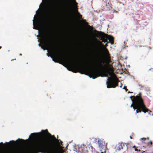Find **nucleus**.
<instances>
[{"label": "nucleus", "instance_id": "1", "mask_svg": "<svg viewBox=\"0 0 153 153\" xmlns=\"http://www.w3.org/2000/svg\"><path fill=\"white\" fill-rule=\"evenodd\" d=\"M54 61L62 64L73 72L87 73L93 79L100 76L97 68L102 67L106 73L105 76H110L108 77L107 87L115 88L118 86L119 81L113 72L111 58H54Z\"/></svg>", "mask_w": 153, "mask_h": 153}, {"label": "nucleus", "instance_id": "2", "mask_svg": "<svg viewBox=\"0 0 153 153\" xmlns=\"http://www.w3.org/2000/svg\"><path fill=\"white\" fill-rule=\"evenodd\" d=\"M102 33L101 32H100ZM100 35L101 42L97 44L93 49L88 48L86 51L88 53L93 54L95 56H53L51 57H111L107 49L103 46L102 43L107 42L108 35L104 33Z\"/></svg>", "mask_w": 153, "mask_h": 153}, {"label": "nucleus", "instance_id": "3", "mask_svg": "<svg viewBox=\"0 0 153 153\" xmlns=\"http://www.w3.org/2000/svg\"><path fill=\"white\" fill-rule=\"evenodd\" d=\"M138 95L132 96L130 97L133 103L131 105V107H132L134 110L137 109L136 113L143 112L146 113L148 111L151 112L146 107L143 102V100L141 97V94L140 92Z\"/></svg>", "mask_w": 153, "mask_h": 153}, {"label": "nucleus", "instance_id": "4", "mask_svg": "<svg viewBox=\"0 0 153 153\" xmlns=\"http://www.w3.org/2000/svg\"><path fill=\"white\" fill-rule=\"evenodd\" d=\"M42 44L46 48H48L52 44L53 39L49 32L44 33L42 35Z\"/></svg>", "mask_w": 153, "mask_h": 153}, {"label": "nucleus", "instance_id": "5", "mask_svg": "<svg viewBox=\"0 0 153 153\" xmlns=\"http://www.w3.org/2000/svg\"><path fill=\"white\" fill-rule=\"evenodd\" d=\"M46 147V141L44 139H42L38 143L36 147V148L37 149L41 150L45 149Z\"/></svg>", "mask_w": 153, "mask_h": 153}, {"label": "nucleus", "instance_id": "6", "mask_svg": "<svg viewBox=\"0 0 153 153\" xmlns=\"http://www.w3.org/2000/svg\"><path fill=\"white\" fill-rule=\"evenodd\" d=\"M95 141L97 142V143L99 147L102 148L103 147V146H104L103 144V142L101 140L99 139H95Z\"/></svg>", "mask_w": 153, "mask_h": 153}, {"label": "nucleus", "instance_id": "7", "mask_svg": "<svg viewBox=\"0 0 153 153\" xmlns=\"http://www.w3.org/2000/svg\"><path fill=\"white\" fill-rule=\"evenodd\" d=\"M107 39L109 40L108 42L111 43V44L114 43V39L112 36L108 35Z\"/></svg>", "mask_w": 153, "mask_h": 153}, {"label": "nucleus", "instance_id": "8", "mask_svg": "<svg viewBox=\"0 0 153 153\" xmlns=\"http://www.w3.org/2000/svg\"><path fill=\"white\" fill-rule=\"evenodd\" d=\"M42 132H45V131L46 132V133H48V134L50 136H51V137H52L53 138V139L54 140H57V141H58V139H56V137H55V136L53 135V136H52L51 135V134H50V133H49L48 132V130L47 129L45 130H42Z\"/></svg>", "mask_w": 153, "mask_h": 153}, {"label": "nucleus", "instance_id": "9", "mask_svg": "<svg viewBox=\"0 0 153 153\" xmlns=\"http://www.w3.org/2000/svg\"><path fill=\"white\" fill-rule=\"evenodd\" d=\"M37 135H38V133H32L31 134V136L32 137V138H34L37 137Z\"/></svg>", "mask_w": 153, "mask_h": 153}, {"label": "nucleus", "instance_id": "10", "mask_svg": "<svg viewBox=\"0 0 153 153\" xmlns=\"http://www.w3.org/2000/svg\"><path fill=\"white\" fill-rule=\"evenodd\" d=\"M55 50L53 49L50 50L48 52L49 53H50L51 55H52L55 53Z\"/></svg>", "mask_w": 153, "mask_h": 153}, {"label": "nucleus", "instance_id": "11", "mask_svg": "<svg viewBox=\"0 0 153 153\" xmlns=\"http://www.w3.org/2000/svg\"><path fill=\"white\" fill-rule=\"evenodd\" d=\"M63 48L65 49H69V47L67 44H64L63 46Z\"/></svg>", "mask_w": 153, "mask_h": 153}, {"label": "nucleus", "instance_id": "12", "mask_svg": "<svg viewBox=\"0 0 153 153\" xmlns=\"http://www.w3.org/2000/svg\"><path fill=\"white\" fill-rule=\"evenodd\" d=\"M77 14L78 16L79 19H82V16L81 15L79 12H78L77 10Z\"/></svg>", "mask_w": 153, "mask_h": 153}, {"label": "nucleus", "instance_id": "13", "mask_svg": "<svg viewBox=\"0 0 153 153\" xmlns=\"http://www.w3.org/2000/svg\"><path fill=\"white\" fill-rule=\"evenodd\" d=\"M23 141V142H24L25 141V140H24L21 139L19 138L17 140V142H18L19 143H20V141Z\"/></svg>", "mask_w": 153, "mask_h": 153}, {"label": "nucleus", "instance_id": "14", "mask_svg": "<svg viewBox=\"0 0 153 153\" xmlns=\"http://www.w3.org/2000/svg\"><path fill=\"white\" fill-rule=\"evenodd\" d=\"M82 21L83 23L85 24L86 25H88V22H86V20L82 19Z\"/></svg>", "mask_w": 153, "mask_h": 153}, {"label": "nucleus", "instance_id": "15", "mask_svg": "<svg viewBox=\"0 0 153 153\" xmlns=\"http://www.w3.org/2000/svg\"><path fill=\"white\" fill-rule=\"evenodd\" d=\"M152 141L148 142V145H152Z\"/></svg>", "mask_w": 153, "mask_h": 153}, {"label": "nucleus", "instance_id": "16", "mask_svg": "<svg viewBox=\"0 0 153 153\" xmlns=\"http://www.w3.org/2000/svg\"><path fill=\"white\" fill-rule=\"evenodd\" d=\"M91 148L92 149V151H95V149L94 148H93L92 146H91Z\"/></svg>", "mask_w": 153, "mask_h": 153}, {"label": "nucleus", "instance_id": "17", "mask_svg": "<svg viewBox=\"0 0 153 153\" xmlns=\"http://www.w3.org/2000/svg\"><path fill=\"white\" fill-rule=\"evenodd\" d=\"M123 88L125 89L126 91H127L128 90V89H127L126 88V86H124Z\"/></svg>", "mask_w": 153, "mask_h": 153}, {"label": "nucleus", "instance_id": "18", "mask_svg": "<svg viewBox=\"0 0 153 153\" xmlns=\"http://www.w3.org/2000/svg\"><path fill=\"white\" fill-rule=\"evenodd\" d=\"M12 142H13V143H15V141L14 140H12V141H10L9 143H11Z\"/></svg>", "mask_w": 153, "mask_h": 153}, {"label": "nucleus", "instance_id": "19", "mask_svg": "<svg viewBox=\"0 0 153 153\" xmlns=\"http://www.w3.org/2000/svg\"><path fill=\"white\" fill-rule=\"evenodd\" d=\"M107 46V43H106L105 45V47H106Z\"/></svg>", "mask_w": 153, "mask_h": 153}, {"label": "nucleus", "instance_id": "20", "mask_svg": "<svg viewBox=\"0 0 153 153\" xmlns=\"http://www.w3.org/2000/svg\"><path fill=\"white\" fill-rule=\"evenodd\" d=\"M135 151H137V150H137V149L135 148Z\"/></svg>", "mask_w": 153, "mask_h": 153}, {"label": "nucleus", "instance_id": "21", "mask_svg": "<svg viewBox=\"0 0 153 153\" xmlns=\"http://www.w3.org/2000/svg\"><path fill=\"white\" fill-rule=\"evenodd\" d=\"M142 139H144V140H146V138H142Z\"/></svg>", "mask_w": 153, "mask_h": 153}, {"label": "nucleus", "instance_id": "22", "mask_svg": "<svg viewBox=\"0 0 153 153\" xmlns=\"http://www.w3.org/2000/svg\"><path fill=\"white\" fill-rule=\"evenodd\" d=\"M0 144H2V145H3L4 144H3V142H1V143H0Z\"/></svg>", "mask_w": 153, "mask_h": 153}, {"label": "nucleus", "instance_id": "23", "mask_svg": "<svg viewBox=\"0 0 153 153\" xmlns=\"http://www.w3.org/2000/svg\"><path fill=\"white\" fill-rule=\"evenodd\" d=\"M60 143L61 144H62V142L61 141H60Z\"/></svg>", "mask_w": 153, "mask_h": 153}, {"label": "nucleus", "instance_id": "24", "mask_svg": "<svg viewBox=\"0 0 153 153\" xmlns=\"http://www.w3.org/2000/svg\"><path fill=\"white\" fill-rule=\"evenodd\" d=\"M6 144H9V143H8L6 142Z\"/></svg>", "mask_w": 153, "mask_h": 153}, {"label": "nucleus", "instance_id": "25", "mask_svg": "<svg viewBox=\"0 0 153 153\" xmlns=\"http://www.w3.org/2000/svg\"><path fill=\"white\" fill-rule=\"evenodd\" d=\"M96 32H99V31H97V30H96Z\"/></svg>", "mask_w": 153, "mask_h": 153}, {"label": "nucleus", "instance_id": "26", "mask_svg": "<svg viewBox=\"0 0 153 153\" xmlns=\"http://www.w3.org/2000/svg\"><path fill=\"white\" fill-rule=\"evenodd\" d=\"M1 46H0V49H1Z\"/></svg>", "mask_w": 153, "mask_h": 153}, {"label": "nucleus", "instance_id": "27", "mask_svg": "<svg viewBox=\"0 0 153 153\" xmlns=\"http://www.w3.org/2000/svg\"><path fill=\"white\" fill-rule=\"evenodd\" d=\"M128 93H131V92H130V91H129V92H128Z\"/></svg>", "mask_w": 153, "mask_h": 153}, {"label": "nucleus", "instance_id": "28", "mask_svg": "<svg viewBox=\"0 0 153 153\" xmlns=\"http://www.w3.org/2000/svg\"><path fill=\"white\" fill-rule=\"evenodd\" d=\"M20 55H21V56L22 55V54H20Z\"/></svg>", "mask_w": 153, "mask_h": 153}, {"label": "nucleus", "instance_id": "29", "mask_svg": "<svg viewBox=\"0 0 153 153\" xmlns=\"http://www.w3.org/2000/svg\"><path fill=\"white\" fill-rule=\"evenodd\" d=\"M131 138H132V137H130Z\"/></svg>", "mask_w": 153, "mask_h": 153}, {"label": "nucleus", "instance_id": "30", "mask_svg": "<svg viewBox=\"0 0 153 153\" xmlns=\"http://www.w3.org/2000/svg\"><path fill=\"white\" fill-rule=\"evenodd\" d=\"M127 59V58H125V59Z\"/></svg>", "mask_w": 153, "mask_h": 153}, {"label": "nucleus", "instance_id": "31", "mask_svg": "<svg viewBox=\"0 0 153 153\" xmlns=\"http://www.w3.org/2000/svg\"><path fill=\"white\" fill-rule=\"evenodd\" d=\"M33 28H34V29H35L34 27Z\"/></svg>", "mask_w": 153, "mask_h": 153}, {"label": "nucleus", "instance_id": "32", "mask_svg": "<svg viewBox=\"0 0 153 153\" xmlns=\"http://www.w3.org/2000/svg\"><path fill=\"white\" fill-rule=\"evenodd\" d=\"M152 69H153V68H152Z\"/></svg>", "mask_w": 153, "mask_h": 153}]
</instances>
